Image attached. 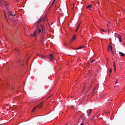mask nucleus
I'll return each mask as SVG.
<instances>
[{"mask_svg":"<svg viewBox=\"0 0 125 125\" xmlns=\"http://www.w3.org/2000/svg\"><path fill=\"white\" fill-rule=\"evenodd\" d=\"M91 111H92V109H90L89 111V114H91Z\"/></svg>","mask_w":125,"mask_h":125,"instance_id":"obj_16","label":"nucleus"},{"mask_svg":"<svg viewBox=\"0 0 125 125\" xmlns=\"http://www.w3.org/2000/svg\"><path fill=\"white\" fill-rule=\"evenodd\" d=\"M91 7H92V4H90L86 6V8H88V9H90V10H91Z\"/></svg>","mask_w":125,"mask_h":125,"instance_id":"obj_7","label":"nucleus"},{"mask_svg":"<svg viewBox=\"0 0 125 125\" xmlns=\"http://www.w3.org/2000/svg\"><path fill=\"white\" fill-rule=\"evenodd\" d=\"M114 71L116 70V67H114Z\"/></svg>","mask_w":125,"mask_h":125,"instance_id":"obj_25","label":"nucleus"},{"mask_svg":"<svg viewBox=\"0 0 125 125\" xmlns=\"http://www.w3.org/2000/svg\"><path fill=\"white\" fill-rule=\"evenodd\" d=\"M83 46H80V47L77 48V50H78V49H81L83 48Z\"/></svg>","mask_w":125,"mask_h":125,"instance_id":"obj_13","label":"nucleus"},{"mask_svg":"<svg viewBox=\"0 0 125 125\" xmlns=\"http://www.w3.org/2000/svg\"><path fill=\"white\" fill-rule=\"evenodd\" d=\"M65 125H67V124Z\"/></svg>","mask_w":125,"mask_h":125,"instance_id":"obj_31","label":"nucleus"},{"mask_svg":"<svg viewBox=\"0 0 125 125\" xmlns=\"http://www.w3.org/2000/svg\"><path fill=\"white\" fill-rule=\"evenodd\" d=\"M120 55L121 56H122V57H124V56H125V54H124V53H123V52H121L120 53Z\"/></svg>","mask_w":125,"mask_h":125,"instance_id":"obj_11","label":"nucleus"},{"mask_svg":"<svg viewBox=\"0 0 125 125\" xmlns=\"http://www.w3.org/2000/svg\"><path fill=\"white\" fill-rule=\"evenodd\" d=\"M76 39V36H74L73 38L71 39L70 42H74V41Z\"/></svg>","mask_w":125,"mask_h":125,"instance_id":"obj_9","label":"nucleus"},{"mask_svg":"<svg viewBox=\"0 0 125 125\" xmlns=\"http://www.w3.org/2000/svg\"><path fill=\"white\" fill-rule=\"evenodd\" d=\"M8 16H15V13L11 12L10 11H8Z\"/></svg>","mask_w":125,"mask_h":125,"instance_id":"obj_4","label":"nucleus"},{"mask_svg":"<svg viewBox=\"0 0 125 125\" xmlns=\"http://www.w3.org/2000/svg\"><path fill=\"white\" fill-rule=\"evenodd\" d=\"M83 124H84L83 121L82 123L80 124V125H83Z\"/></svg>","mask_w":125,"mask_h":125,"instance_id":"obj_19","label":"nucleus"},{"mask_svg":"<svg viewBox=\"0 0 125 125\" xmlns=\"http://www.w3.org/2000/svg\"><path fill=\"white\" fill-rule=\"evenodd\" d=\"M118 38L119 39V41L120 42H122V37H121V35H118Z\"/></svg>","mask_w":125,"mask_h":125,"instance_id":"obj_6","label":"nucleus"},{"mask_svg":"<svg viewBox=\"0 0 125 125\" xmlns=\"http://www.w3.org/2000/svg\"><path fill=\"white\" fill-rule=\"evenodd\" d=\"M113 67L114 68H116V64H115V62L113 64Z\"/></svg>","mask_w":125,"mask_h":125,"instance_id":"obj_17","label":"nucleus"},{"mask_svg":"<svg viewBox=\"0 0 125 125\" xmlns=\"http://www.w3.org/2000/svg\"><path fill=\"white\" fill-rule=\"evenodd\" d=\"M56 0H54V1H55Z\"/></svg>","mask_w":125,"mask_h":125,"instance_id":"obj_27","label":"nucleus"},{"mask_svg":"<svg viewBox=\"0 0 125 125\" xmlns=\"http://www.w3.org/2000/svg\"><path fill=\"white\" fill-rule=\"evenodd\" d=\"M118 83V80H117L115 82V84H117Z\"/></svg>","mask_w":125,"mask_h":125,"instance_id":"obj_22","label":"nucleus"},{"mask_svg":"<svg viewBox=\"0 0 125 125\" xmlns=\"http://www.w3.org/2000/svg\"><path fill=\"white\" fill-rule=\"evenodd\" d=\"M94 61H95V60H92L90 61V63H93V62H94Z\"/></svg>","mask_w":125,"mask_h":125,"instance_id":"obj_14","label":"nucleus"},{"mask_svg":"<svg viewBox=\"0 0 125 125\" xmlns=\"http://www.w3.org/2000/svg\"><path fill=\"white\" fill-rule=\"evenodd\" d=\"M5 18H6V16H5Z\"/></svg>","mask_w":125,"mask_h":125,"instance_id":"obj_30","label":"nucleus"},{"mask_svg":"<svg viewBox=\"0 0 125 125\" xmlns=\"http://www.w3.org/2000/svg\"><path fill=\"white\" fill-rule=\"evenodd\" d=\"M42 104H43V102H42L40 104L33 107V110H32L33 113L35 112V110H36L37 107H38V108H39V109H42Z\"/></svg>","mask_w":125,"mask_h":125,"instance_id":"obj_2","label":"nucleus"},{"mask_svg":"<svg viewBox=\"0 0 125 125\" xmlns=\"http://www.w3.org/2000/svg\"><path fill=\"white\" fill-rule=\"evenodd\" d=\"M80 23H79V24H78V25L77 26L76 30L75 31V32H77V31H78V30H79V27H80Z\"/></svg>","mask_w":125,"mask_h":125,"instance_id":"obj_12","label":"nucleus"},{"mask_svg":"<svg viewBox=\"0 0 125 125\" xmlns=\"http://www.w3.org/2000/svg\"><path fill=\"white\" fill-rule=\"evenodd\" d=\"M101 31H102V32H105V30H104V29H101Z\"/></svg>","mask_w":125,"mask_h":125,"instance_id":"obj_21","label":"nucleus"},{"mask_svg":"<svg viewBox=\"0 0 125 125\" xmlns=\"http://www.w3.org/2000/svg\"><path fill=\"white\" fill-rule=\"evenodd\" d=\"M107 27H109V25H107Z\"/></svg>","mask_w":125,"mask_h":125,"instance_id":"obj_28","label":"nucleus"},{"mask_svg":"<svg viewBox=\"0 0 125 125\" xmlns=\"http://www.w3.org/2000/svg\"><path fill=\"white\" fill-rule=\"evenodd\" d=\"M109 73H112V69H109Z\"/></svg>","mask_w":125,"mask_h":125,"instance_id":"obj_20","label":"nucleus"},{"mask_svg":"<svg viewBox=\"0 0 125 125\" xmlns=\"http://www.w3.org/2000/svg\"><path fill=\"white\" fill-rule=\"evenodd\" d=\"M110 101H112V100H110Z\"/></svg>","mask_w":125,"mask_h":125,"instance_id":"obj_29","label":"nucleus"},{"mask_svg":"<svg viewBox=\"0 0 125 125\" xmlns=\"http://www.w3.org/2000/svg\"><path fill=\"white\" fill-rule=\"evenodd\" d=\"M41 57H42V59H44V58H45V56H41Z\"/></svg>","mask_w":125,"mask_h":125,"instance_id":"obj_15","label":"nucleus"},{"mask_svg":"<svg viewBox=\"0 0 125 125\" xmlns=\"http://www.w3.org/2000/svg\"><path fill=\"white\" fill-rule=\"evenodd\" d=\"M105 113L106 114V115H108V114H109V112H107L106 111L105 112Z\"/></svg>","mask_w":125,"mask_h":125,"instance_id":"obj_24","label":"nucleus"},{"mask_svg":"<svg viewBox=\"0 0 125 125\" xmlns=\"http://www.w3.org/2000/svg\"><path fill=\"white\" fill-rule=\"evenodd\" d=\"M71 109H73V106L70 107Z\"/></svg>","mask_w":125,"mask_h":125,"instance_id":"obj_26","label":"nucleus"},{"mask_svg":"<svg viewBox=\"0 0 125 125\" xmlns=\"http://www.w3.org/2000/svg\"><path fill=\"white\" fill-rule=\"evenodd\" d=\"M0 2L2 5H7V2L5 1H2V0H0Z\"/></svg>","mask_w":125,"mask_h":125,"instance_id":"obj_3","label":"nucleus"},{"mask_svg":"<svg viewBox=\"0 0 125 125\" xmlns=\"http://www.w3.org/2000/svg\"><path fill=\"white\" fill-rule=\"evenodd\" d=\"M44 22H45V19H43L42 20L39 19L37 22V24L36 25V27H37V32H38V34H40V33L42 32V30L41 29H39V27H41L42 28V30L43 28V25H44Z\"/></svg>","mask_w":125,"mask_h":125,"instance_id":"obj_1","label":"nucleus"},{"mask_svg":"<svg viewBox=\"0 0 125 125\" xmlns=\"http://www.w3.org/2000/svg\"><path fill=\"white\" fill-rule=\"evenodd\" d=\"M49 59L51 62H52V60H53V55H52V54H50L49 55Z\"/></svg>","mask_w":125,"mask_h":125,"instance_id":"obj_5","label":"nucleus"},{"mask_svg":"<svg viewBox=\"0 0 125 125\" xmlns=\"http://www.w3.org/2000/svg\"><path fill=\"white\" fill-rule=\"evenodd\" d=\"M37 32H38V29H37V30L33 33V35H31V36H36V34H37Z\"/></svg>","mask_w":125,"mask_h":125,"instance_id":"obj_10","label":"nucleus"},{"mask_svg":"<svg viewBox=\"0 0 125 125\" xmlns=\"http://www.w3.org/2000/svg\"><path fill=\"white\" fill-rule=\"evenodd\" d=\"M54 0H53V1L52 2V5H53V4H54Z\"/></svg>","mask_w":125,"mask_h":125,"instance_id":"obj_18","label":"nucleus"},{"mask_svg":"<svg viewBox=\"0 0 125 125\" xmlns=\"http://www.w3.org/2000/svg\"><path fill=\"white\" fill-rule=\"evenodd\" d=\"M108 51L110 50H112L113 49V48L112 47V45H109L108 47Z\"/></svg>","mask_w":125,"mask_h":125,"instance_id":"obj_8","label":"nucleus"},{"mask_svg":"<svg viewBox=\"0 0 125 125\" xmlns=\"http://www.w3.org/2000/svg\"><path fill=\"white\" fill-rule=\"evenodd\" d=\"M108 33H110L111 32V30H110V29H109V28H108Z\"/></svg>","mask_w":125,"mask_h":125,"instance_id":"obj_23","label":"nucleus"}]
</instances>
